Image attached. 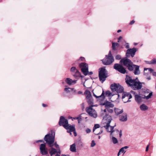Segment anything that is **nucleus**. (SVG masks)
Returning <instances> with one entry per match:
<instances>
[{"label": "nucleus", "mask_w": 156, "mask_h": 156, "mask_svg": "<svg viewBox=\"0 0 156 156\" xmlns=\"http://www.w3.org/2000/svg\"><path fill=\"white\" fill-rule=\"evenodd\" d=\"M112 120V117L110 115H107L105 116L104 117L103 121L105 122L103 126L105 128L107 132L110 133L111 136H116L119 134V131L118 129H114V128L116 126L115 124L113 126H110V124Z\"/></svg>", "instance_id": "nucleus-1"}, {"label": "nucleus", "mask_w": 156, "mask_h": 156, "mask_svg": "<svg viewBox=\"0 0 156 156\" xmlns=\"http://www.w3.org/2000/svg\"><path fill=\"white\" fill-rule=\"evenodd\" d=\"M59 124L60 126H63L67 130L70 129L71 131H73L74 129V126L69 124L67 120L62 116L60 117Z\"/></svg>", "instance_id": "nucleus-2"}, {"label": "nucleus", "mask_w": 156, "mask_h": 156, "mask_svg": "<svg viewBox=\"0 0 156 156\" xmlns=\"http://www.w3.org/2000/svg\"><path fill=\"white\" fill-rule=\"evenodd\" d=\"M131 92L132 94L135 95V100L138 103L141 102L143 99L147 100L151 98L152 95V92L150 93L147 96L144 97H142L140 95H135V93L133 91H131Z\"/></svg>", "instance_id": "nucleus-3"}, {"label": "nucleus", "mask_w": 156, "mask_h": 156, "mask_svg": "<svg viewBox=\"0 0 156 156\" xmlns=\"http://www.w3.org/2000/svg\"><path fill=\"white\" fill-rule=\"evenodd\" d=\"M120 62L122 63L124 66L127 67L129 70H133V64L130 59L127 58H123L121 59Z\"/></svg>", "instance_id": "nucleus-4"}, {"label": "nucleus", "mask_w": 156, "mask_h": 156, "mask_svg": "<svg viewBox=\"0 0 156 156\" xmlns=\"http://www.w3.org/2000/svg\"><path fill=\"white\" fill-rule=\"evenodd\" d=\"M44 139L50 147H52L54 145L55 136L52 134L49 133L46 135Z\"/></svg>", "instance_id": "nucleus-5"}, {"label": "nucleus", "mask_w": 156, "mask_h": 156, "mask_svg": "<svg viewBox=\"0 0 156 156\" xmlns=\"http://www.w3.org/2000/svg\"><path fill=\"white\" fill-rule=\"evenodd\" d=\"M107 76V71L105 68H101L99 73V77L100 80L102 83H103L106 80V79Z\"/></svg>", "instance_id": "nucleus-6"}, {"label": "nucleus", "mask_w": 156, "mask_h": 156, "mask_svg": "<svg viewBox=\"0 0 156 156\" xmlns=\"http://www.w3.org/2000/svg\"><path fill=\"white\" fill-rule=\"evenodd\" d=\"M114 58L110 51L108 55H106L105 57L102 60L103 64L105 65H109L114 61Z\"/></svg>", "instance_id": "nucleus-7"}, {"label": "nucleus", "mask_w": 156, "mask_h": 156, "mask_svg": "<svg viewBox=\"0 0 156 156\" xmlns=\"http://www.w3.org/2000/svg\"><path fill=\"white\" fill-rule=\"evenodd\" d=\"M111 89L113 91H116L117 93H121L123 91V87L119 84H112Z\"/></svg>", "instance_id": "nucleus-8"}, {"label": "nucleus", "mask_w": 156, "mask_h": 156, "mask_svg": "<svg viewBox=\"0 0 156 156\" xmlns=\"http://www.w3.org/2000/svg\"><path fill=\"white\" fill-rule=\"evenodd\" d=\"M94 105H91L89 107L86 108V112L91 116L96 118L97 117V114L95 110L92 107Z\"/></svg>", "instance_id": "nucleus-9"}, {"label": "nucleus", "mask_w": 156, "mask_h": 156, "mask_svg": "<svg viewBox=\"0 0 156 156\" xmlns=\"http://www.w3.org/2000/svg\"><path fill=\"white\" fill-rule=\"evenodd\" d=\"M104 119H103V125L105 121H103ZM102 126V127H100L99 125L98 124H95L93 129V132L94 134L96 135L100 134L101 133L103 132L102 128L103 127Z\"/></svg>", "instance_id": "nucleus-10"}, {"label": "nucleus", "mask_w": 156, "mask_h": 156, "mask_svg": "<svg viewBox=\"0 0 156 156\" xmlns=\"http://www.w3.org/2000/svg\"><path fill=\"white\" fill-rule=\"evenodd\" d=\"M79 66L83 74L85 76L87 75V70L88 69V65L85 63L82 62L80 64Z\"/></svg>", "instance_id": "nucleus-11"}, {"label": "nucleus", "mask_w": 156, "mask_h": 156, "mask_svg": "<svg viewBox=\"0 0 156 156\" xmlns=\"http://www.w3.org/2000/svg\"><path fill=\"white\" fill-rule=\"evenodd\" d=\"M114 68L122 74H125L126 72L125 68L119 64H115L114 66Z\"/></svg>", "instance_id": "nucleus-12"}, {"label": "nucleus", "mask_w": 156, "mask_h": 156, "mask_svg": "<svg viewBox=\"0 0 156 156\" xmlns=\"http://www.w3.org/2000/svg\"><path fill=\"white\" fill-rule=\"evenodd\" d=\"M132 98L131 95L129 93H125L123 94L122 96V99L124 103L129 102V100Z\"/></svg>", "instance_id": "nucleus-13"}, {"label": "nucleus", "mask_w": 156, "mask_h": 156, "mask_svg": "<svg viewBox=\"0 0 156 156\" xmlns=\"http://www.w3.org/2000/svg\"><path fill=\"white\" fill-rule=\"evenodd\" d=\"M142 84H144V83L137 81L136 80L132 88L134 90H140L142 87Z\"/></svg>", "instance_id": "nucleus-14"}, {"label": "nucleus", "mask_w": 156, "mask_h": 156, "mask_svg": "<svg viewBox=\"0 0 156 156\" xmlns=\"http://www.w3.org/2000/svg\"><path fill=\"white\" fill-rule=\"evenodd\" d=\"M136 51V49L135 48L128 49L126 51V57H129L130 55L132 57H133Z\"/></svg>", "instance_id": "nucleus-15"}, {"label": "nucleus", "mask_w": 156, "mask_h": 156, "mask_svg": "<svg viewBox=\"0 0 156 156\" xmlns=\"http://www.w3.org/2000/svg\"><path fill=\"white\" fill-rule=\"evenodd\" d=\"M135 79H132L131 77L126 76L125 79L126 82V83L129 86H130L132 88L133 85L134 83L136 80Z\"/></svg>", "instance_id": "nucleus-16"}, {"label": "nucleus", "mask_w": 156, "mask_h": 156, "mask_svg": "<svg viewBox=\"0 0 156 156\" xmlns=\"http://www.w3.org/2000/svg\"><path fill=\"white\" fill-rule=\"evenodd\" d=\"M41 154L43 155H46L48 154L47 149L46 147L45 144H41L40 147Z\"/></svg>", "instance_id": "nucleus-17"}, {"label": "nucleus", "mask_w": 156, "mask_h": 156, "mask_svg": "<svg viewBox=\"0 0 156 156\" xmlns=\"http://www.w3.org/2000/svg\"><path fill=\"white\" fill-rule=\"evenodd\" d=\"M103 105H104L106 109L109 108H113L114 107V104L111 102L108 101H106L101 104Z\"/></svg>", "instance_id": "nucleus-18"}, {"label": "nucleus", "mask_w": 156, "mask_h": 156, "mask_svg": "<svg viewBox=\"0 0 156 156\" xmlns=\"http://www.w3.org/2000/svg\"><path fill=\"white\" fill-rule=\"evenodd\" d=\"M133 70H134V73L135 75L139 74L140 72L139 70V66L135 65H133Z\"/></svg>", "instance_id": "nucleus-19"}, {"label": "nucleus", "mask_w": 156, "mask_h": 156, "mask_svg": "<svg viewBox=\"0 0 156 156\" xmlns=\"http://www.w3.org/2000/svg\"><path fill=\"white\" fill-rule=\"evenodd\" d=\"M76 80H72L69 78H67L66 80V82L69 85H71L75 84L76 83Z\"/></svg>", "instance_id": "nucleus-20"}, {"label": "nucleus", "mask_w": 156, "mask_h": 156, "mask_svg": "<svg viewBox=\"0 0 156 156\" xmlns=\"http://www.w3.org/2000/svg\"><path fill=\"white\" fill-rule=\"evenodd\" d=\"M84 94L86 96L87 99H89L90 98H92L91 93L90 91L88 90H85L84 93Z\"/></svg>", "instance_id": "nucleus-21"}, {"label": "nucleus", "mask_w": 156, "mask_h": 156, "mask_svg": "<svg viewBox=\"0 0 156 156\" xmlns=\"http://www.w3.org/2000/svg\"><path fill=\"white\" fill-rule=\"evenodd\" d=\"M87 115L86 114H82L79 116V118L77 119L78 122L79 123L81 120L83 119H86L87 118Z\"/></svg>", "instance_id": "nucleus-22"}, {"label": "nucleus", "mask_w": 156, "mask_h": 156, "mask_svg": "<svg viewBox=\"0 0 156 156\" xmlns=\"http://www.w3.org/2000/svg\"><path fill=\"white\" fill-rule=\"evenodd\" d=\"M128 148V147L127 146H125L122 148L119 151L118 154V156H119V155L121 153H124L126 152V150Z\"/></svg>", "instance_id": "nucleus-23"}, {"label": "nucleus", "mask_w": 156, "mask_h": 156, "mask_svg": "<svg viewBox=\"0 0 156 156\" xmlns=\"http://www.w3.org/2000/svg\"><path fill=\"white\" fill-rule=\"evenodd\" d=\"M114 111L115 113L117 115H119L120 114L122 113L123 112V110L122 109H119L118 108H114Z\"/></svg>", "instance_id": "nucleus-24"}, {"label": "nucleus", "mask_w": 156, "mask_h": 156, "mask_svg": "<svg viewBox=\"0 0 156 156\" xmlns=\"http://www.w3.org/2000/svg\"><path fill=\"white\" fill-rule=\"evenodd\" d=\"M70 151L73 152H76V145L75 144L70 145Z\"/></svg>", "instance_id": "nucleus-25"}, {"label": "nucleus", "mask_w": 156, "mask_h": 156, "mask_svg": "<svg viewBox=\"0 0 156 156\" xmlns=\"http://www.w3.org/2000/svg\"><path fill=\"white\" fill-rule=\"evenodd\" d=\"M127 116L126 115L120 116L119 120L121 121H126L127 120Z\"/></svg>", "instance_id": "nucleus-26"}, {"label": "nucleus", "mask_w": 156, "mask_h": 156, "mask_svg": "<svg viewBox=\"0 0 156 156\" xmlns=\"http://www.w3.org/2000/svg\"><path fill=\"white\" fill-rule=\"evenodd\" d=\"M57 152V151L56 150L53 148H51V149L50 150L49 153L51 156L53 155Z\"/></svg>", "instance_id": "nucleus-27"}, {"label": "nucleus", "mask_w": 156, "mask_h": 156, "mask_svg": "<svg viewBox=\"0 0 156 156\" xmlns=\"http://www.w3.org/2000/svg\"><path fill=\"white\" fill-rule=\"evenodd\" d=\"M73 76L77 78L82 77V76H81L80 73L78 70L75 72V73L73 75Z\"/></svg>", "instance_id": "nucleus-28"}, {"label": "nucleus", "mask_w": 156, "mask_h": 156, "mask_svg": "<svg viewBox=\"0 0 156 156\" xmlns=\"http://www.w3.org/2000/svg\"><path fill=\"white\" fill-rule=\"evenodd\" d=\"M140 109L142 111H145L148 109L147 107L145 104H143L140 107Z\"/></svg>", "instance_id": "nucleus-29"}, {"label": "nucleus", "mask_w": 156, "mask_h": 156, "mask_svg": "<svg viewBox=\"0 0 156 156\" xmlns=\"http://www.w3.org/2000/svg\"><path fill=\"white\" fill-rule=\"evenodd\" d=\"M119 45L118 43H112V48L113 50H115L116 49V47Z\"/></svg>", "instance_id": "nucleus-30"}, {"label": "nucleus", "mask_w": 156, "mask_h": 156, "mask_svg": "<svg viewBox=\"0 0 156 156\" xmlns=\"http://www.w3.org/2000/svg\"><path fill=\"white\" fill-rule=\"evenodd\" d=\"M67 132L68 133H70V135L72 134V133L71 132H73L74 136H77V134H76V132L75 129V128H74V129L73 131H71V130H70V129H69L68 130H67Z\"/></svg>", "instance_id": "nucleus-31"}, {"label": "nucleus", "mask_w": 156, "mask_h": 156, "mask_svg": "<svg viewBox=\"0 0 156 156\" xmlns=\"http://www.w3.org/2000/svg\"><path fill=\"white\" fill-rule=\"evenodd\" d=\"M93 93V95L95 97H96V98H98L100 97H104V91H103V92L101 94V95H99L98 96H97L94 93Z\"/></svg>", "instance_id": "nucleus-32"}, {"label": "nucleus", "mask_w": 156, "mask_h": 156, "mask_svg": "<svg viewBox=\"0 0 156 156\" xmlns=\"http://www.w3.org/2000/svg\"><path fill=\"white\" fill-rule=\"evenodd\" d=\"M65 91L67 93H69L73 90V89L69 87L66 88L64 89Z\"/></svg>", "instance_id": "nucleus-33"}, {"label": "nucleus", "mask_w": 156, "mask_h": 156, "mask_svg": "<svg viewBox=\"0 0 156 156\" xmlns=\"http://www.w3.org/2000/svg\"><path fill=\"white\" fill-rule=\"evenodd\" d=\"M112 140L113 143L114 144H116L118 142L117 139L113 136H112Z\"/></svg>", "instance_id": "nucleus-34"}, {"label": "nucleus", "mask_w": 156, "mask_h": 156, "mask_svg": "<svg viewBox=\"0 0 156 156\" xmlns=\"http://www.w3.org/2000/svg\"><path fill=\"white\" fill-rule=\"evenodd\" d=\"M107 110L109 112L112 113L114 112V108H109L107 109Z\"/></svg>", "instance_id": "nucleus-35"}, {"label": "nucleus", "mask_w": 156, "mask_h": 156, "mask_svg": "<svg viewBox=\"0 0 156 156\" xmlns=\"http://www.w3.org/2000/svg\"><path fill=\"white\" fill-rule=\"evenodd\" d=\"M148 70V72L151 73L152 71H153V69H151V68H144V72L145 73V71H147V70Z\"/></svg>", "instance_id": "nucleus-36"}, {"label": "nucleus", "mask_w": 156, "mask_h": 156, "mask_svg": "<svg viewBox=\"0 0 156 156\" xmlns=\"http://www.w3.org/2000/svg\"><path fill=\"white\" fill-rule=\"evenodd\" d=\"M87 100V102L89 104L91 105L93 103V101L91 99V98Z\"/></svg>", "instance_id": "nucleus-37"}, {"label": "nucleus", "mask_w": 156, "mask_h": 156, "mask_svg": "<svg viewBox=\"0 0 156 156\" xmlns=\"http://www.w3.org/2000/svg\"><path fill=\"white\" fill-rule=\"evenodd\" d=\"M77 70L75 67H72L70 69V71L72 72H75Z\"/></svg>", "instance_id": "nucleus-38"}, {"label": "nucleus", "mask_w": 156, "mask_h": 156, "mask_svg": "<svg viewBox=\"0 0 156 156\" xmlns=\"http://www.w3.org/2000/svg\"><path fill=\"white\" fill-rule=\"evenodd\" d=\"M149 64H156V59H153L150 61Z\"/></svg>", "instance_id": "nucleus-39"}, {"label": "nucleus", "mask_w": 156, "mask_h": 156, "mask_svg": "<svg viewBox=\"0 0 156 156\" xmlns=\"http://www.w3.org/2000/svg\"><path fill=\"white\" fill-rule=\"evenodd\" d=\"M105 94L106 95L108 96H110L112 95L111 93L109 90L106 91L105 93Z\"/></svg>", "instance_id": "nucleus-40"}, {"label": "nucleus", "mask_w": 156, "mask_h": 156, "mask_svg": "<svg viewBox=\"0 0 156 156\" xmlns=\"http://www.w3.org/2000/svg\"><path fill=\"white\" fill-rule=\"evenodd\" d=\"M96 145V144L95 142V141L94 140H92V141L91 143V147H94Z\"/></svg>", "instance_id": "nucleus-41"}, {"label": "nucleus", "mask_w": 156, "mask_h": 156, "mask_svg": "<svg viewBox=\"0 0 156 156\" xmlns=\"http://www.w3.org/2000/svg\"><path fill=\"white\" fill-rule=\"evenodd\" d=\"M121 56L119 55H117L115 57V58L116 59L119 60L121 59Z\"/></svg>", "instance_id": "nucleus-42"}, {"label": "nucleus", "mask_w": 156, "mask_h": 156, "mask_svg": "<svg viewBox=\"0 0 156 156\" xmlns=\"http://www.w3.org/2000/svg\"><path fill=\"white\" fill-rule=\"evenodd\" d=\"M86 131L87 133H89L91 132V130L87 128L86 129Z\"/></svg>", "instance_id": "nucleus-43"}, {"label": "nucleus", "mask_w": 156, "mask_h": 156, "mask_svg": "<svg viewBox=\"0 0 156 156\" xmlns=\"http://www.w3.org/2000/svg\"><path fill=\"white\" fill-rule=\"evenodd\" d=\"M54 145L58 149H59V145L57 144L56 142H55L54 144Z\"/></svg>", "instance_id": "nucleus-44"}, {"label": "nucleus", "mask_w": 156, "mask_h": 156, "mask_svg": "<svg viewBox=\"0 0 156 156\" xmlns=\"http://www.w3.org/2000/svg\"><path fill=\"white\" fill-rule=\"evenodd\" d=\"M93 74V72H89L88 71V70H87V75H91L92 74Z\"/></svg>", "instance_id": "nucleus-45"}, {"label": "nucleus", "mask_w": 156, "mask_h": 156, "mask_svg": "<svg viewBox=\"0 0 156 156\" xmlns=\"http://www.w3.org/2000/svg\"><path fill=\"white\" fill-rule=\"evenodd\" d=\"M135 23V21L134 20H132V21H131L130 23H129V24L130 25H132L133 24V23Z\"/></svg>", "instance_id": "nucleus-46"}, {"label": "nucleus", "mask_w": 156, "mask_h": 156, "mask_svg": "<svg viewBox=\"0 0 156 156\" xmlns=\"http://www.w3.org/2000/svg\"><path fill=\"white\" fill-rule=\"evenodd\" d=\"M119 137H121L122 135V132L121 130H120V131H119Z\"/></svg>", "instance_id": "nucleus-47"}, {"label": "nucleus", "mask_w": 156, "mask_h": 156, "mask_svg": "<svg viewBox=\"0 0 156 156\" xmlns=\"http://www.w3.org/2000/svg\"><path fill=\"white\" fill-rule=\"evenodd\" d=\"M72 120H73V119H78L79 118V116L78 117H76L74 118H72Z\"/></svg>", "instance_id": "nucleus-48"}, {"label": "nucleus", "mask_w": 156, "mask_h": 156, "mask_svg": "<svg viewBox=\"0 0 156 156\" xmlns=\"http://www.w3.org/2000/svg\"><path fill=\"white\" fill-rule=\"evenodd\" d=\"M149 144H148L146 147V151H148V147H149Z\"/></svg>", "instance_id": "nucleus-49"}, {"label": "nucleus", "mask_w": 156, "mask_h": 156, "mask_svg": "<svg viewBox=\"0 0 156 156\" xmlns=\"http://www.w3.org/2000/svg\"><path fill=\"white\" fill-rule=\"evenodd\" d=\"M83 92L81 91H79L77 92V94H82Z\"/></svg>", "instance_id": "nucleus-50"}, {"label": "nucleus", "mask_w": 156, "mask_h": 156, "mask_svg": "<svg viewBox=\"0 0 156 156\" xmlns=\"http://www.w3.org/2000/svg\"><path fill=\"white\" fill-rule=\"evenodd\" d=\"M42 106L44 107H47V105H46L44 104H42Z\"/></svg>", "instance_id": "nucleus-51"}, {"label": "nucleus", "mask_w": 156, "mask_h": 156, "mask_svg": "<svg viewBox=\"0 0 156 156\" xmlns=\"http://www.w3.org/2000/svg\"><path fill=\"white\" fill-rule=\"evenodd\" d=\"M126 48H129V45H127L126 46Z\"/></svg>", "instance_id": "nucleus-52"}, {"label": "nucleus", "mask_w": 156, "mask_h": 156, "mask_svg": "<svg viewBox=\"0 0 156 156\" xmlns=\"http://www.w3.org/2000/svg\"><path fill=\"white\" fill-rule=\"evenodd\" d=\"M122 38V37H121V36H120V37H119V38H118V40H120Z\"/></svg>", "instance_id": "nucleus-53"}, {"label": "nucleus", "mask_w": 156, "mask_h": 156, "mask_svg": "<svg viewBox=\"0 0 156 156\" xmlns=\"http://www.w3.org/2000/svg\"><path fill=\"white\" fill-rule=\"evenodd\" d=\"M107 111V109H106V108H105V109L103 111L105 113Z\"/></svg>", "instance_id": "nucleus-54"}, {"label": "nucleus", "mask_w": 156, "mask_h": 156, "mask_svg": "<svg viewBox=\"0 0 156 156\" xmlns=\"http://www.w3.org/2000/svg\"><path fill=\"white\" fill-rule=\"evenodd\" d=\"M80 58L81 59L82 61H83V59H84V58L82 57H80Z\"/></svg>", "instance_id": "nucleus-55"}, {"label": "nucleus", "mask_w": 156, "mask_h": 156, "mask_svg": "<svg viewBox=\"0 0 156 156\" xmlns=\"http://www.w3.org/2000/svg\"><path fill=\"white\" fill-rule=\"evenodd\" d=\"M121 30H118L117 31V32H118V33H119V32H121Z\"/></svg>", "instance_id": "nucleus-56"}, {"label": "nucleus", "mask_w": 156, "mask_h": 156, "mask_svg": "<svg viewBox=\"0 0 156 156\" xmlns=\"http://www.w3.org/2000/svg\"><path fill=\"white\" fill-rule=\"evenodd\" d=\"M62 156H69V155H65L64 154H62Z\"/></svg>", "instance_id": "nucleus-57"}, {"label": "nucleus", "mask_w": 156, "mask_h": 156, "mask_svg": "<svg viewBox=\"0 0 156 156\" xmlns=\"http://www.w3.org/2000/svg\"><path fill=\"white\" fill-rule=\"evenodd\" d=\"M147 79L149 80H150L151 79V78L150 77H148L147 78Z\"/></svg>", "instance_id": "nucleus-58"}, {"label": "nucleus", "mask_w": 156, "mask_h": 156, "mask_svg": "<svg viewBox=\"0 0 156 156\" xmlns=\"http://www.w3.org/2000/svg\"><path fill=\"white\" fill-rule=\"evenodd\" d=\"M55 156H60V155H59L58 154H56V155Z\"/></svg>", "instance_id": "nucleus-59"}, {"label": "nucleus", "mask_w": 156, "mask_h": 156, "mask_svg": "<svg viewBox=\"0 0 156 156\" xmlns=\"http://www.w3.org/2000/svg\"><path fill=\"white\" fill-rule=\"evenodd\" d=\"M96 130H97V131L98 132H99V131H100V130H98V129H96Z\"/></svg>", "instance_id": "nucleus-60"}, {"label": "nucleus", "mask_w": 156, "mask_h": 156, "mask_svg": "<svg viewBox=\"0 0 156 156\" xmlns=\"http://www.w3.org/2000/svg\"><path fill=\"white\" fill-rule=\"evenodd\" d=\"M39 141H40V142H42V140H40Z\"/></svg>", "instance_id": "nucleus-61"}, {"label": "nucleus", "mask_w": 156, "mask_h": 156, "mask_svg": "<svg viewBox=\"0 0 156 156\" xmlns=\"http://www.w3.org/2000/svg\"><path fill=\"white\" fill-rule=\"evenodd\" d=\"M100 138H101V137H100V136H98V138H99V139H100Z\"/></svg>", "instance_id": "nucleus-62"}, {"label": "nucleus", "mask_w": 156, "mask_h": 156, "mask_svg": "<svg viewBox=\"0 0 156 156\" xmlns=\"http://www.w3.org/2000/svg\"><path fill=\"white\" fill-rule=\"evenodd\" d=\"M39 142V140H38L37 141V142Z\"/></svg>", "instance_id": "nucleus-63"}, {"label": "nucleus", "mask_w": 156, "mask_h": 156, "mask_svg": "<svg viewBox=\"0 0 156 156\" xmlns=\"http://www.w3.org/2000/svg\"><path fill=\"white\" fill-rule=\"evenodd\" d=\"M150 62H148L147 63L148 64H149V63Z\"/></svg>", "instance_id": "nucleus-64"}]
</instances>
